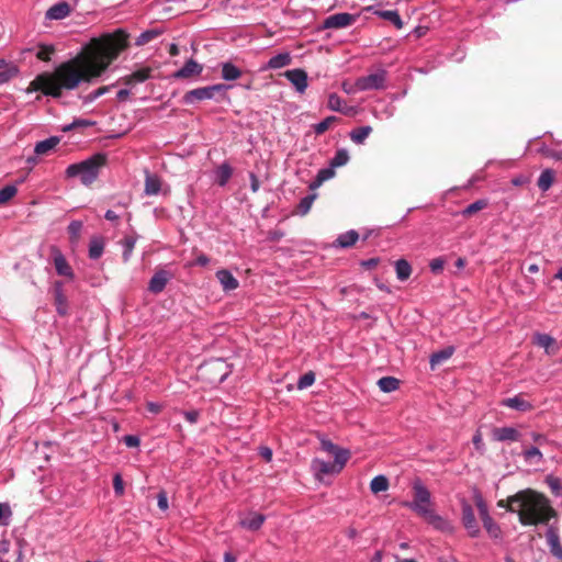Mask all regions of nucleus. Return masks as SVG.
I'll return each mask as SVG.
<instances>
[{"mask_svg":"<svg viewBox=\"0 0 562 562\" xmlns=\"http://www.w3.org/2000/svg\"><path fill=\"white\" fill-rule=\"evenodd\" d=\"M349 161V154L346 149H339L336 151L334 158L331 159V167H341L345 166Z\"/></svg>","mask_w":562,"mask_h":562,"instance_id":"obj_47","label":"nucleus"},{"mask_svg":"<svg viewBox=\"0 0 562 562\" xmlns=\"http://www.w3.org/2000/svg\"><path fill=\"white\" fill-rule=\"evenodd\" d=\"M161 34L160 31L158 30H148V31H145L143 32L136 40L135 44L137 46H142V45H145L147 43H149L150 41H153L154 38L158 37L159 35Z\"/></svg>","mask_w":562,"mask_h":562,"instance_id":"obj_44","label":"nucleus"},{"mask_svg":"<svg viewBox=\"0 0 562 562\" xmlns=\"http://www.w3.org/2000/svg\"><path fill=\"white\" fill-rule=\"evenodd\" d=\"M232 176L233 168L226 161L217 166L213 171L214 182L217 183L220 187L226 186Z\"/></svg>","mask_w":562,"mask_h":562,"instance_id":"obj_20","label":"nucleus"},{"mask_svg":"<svg viewBox=\"0 0 562 562\" xmlns=\"http://www.w3.org/2000/svg\"><path fill=\"white\" fill-rule=\"evenodd\" d=\"M161 181L157 176L147 175L145 179V193L147 195H156L159 193Z\"/></svg>","mask_w":562,"mask_h":562,"instance_id":"obj_35","label":"nucleus"},{"mask_svg":"<svg viewBox=\"0 0 562 562\" xmlns=\"http://www.w3.org/2000/svg\"><path fill=\"white\" fill-rule=\"evenodd\" d=\"M81 229H82V223L80 221H72L68 225V233H69L71 241H77L79 239Z\"/></svg>","mask_w":562,"mask_h":562,"instance_id":"obj_51","label":"nucleus"},{"mask_svg":"<svg viewBox=\"0 0 562 562\" xmlns=\"http://www.w3.org/2000/svg\"><path fill=\"white\" fill-rule=\"evenodd\" d=\"M487 201L486 200H477L473 203H471L470 205H468L463 211H462V215L463 216H471L473 215L474 213L485 209L487 206Z\"/></svg>","mask_w":562,"mask_h":562,"instance_id":"obj_46","label":"nucleus"},{"mask_svg":"<svg viewBox=\"0 0 562 562\" xmlns=\"http://www.w3.org/2000/svg\"><path fill=\"white\" fill-rule=\"evenodd\" d=\"M14 75L13 69H0V85L8 82Z\"/></svg>","mask_w":562,"mask_h":562,"instance_id":"obj_60","label":"nucleus"},{"mask_svg":"<svg viewBox=\"0 0 562 562\" xmlns=\"http://www.w3.org/2000/svg\"><path fill=\"white\" fill-rule=\"evenodd\" d=\"M554 180H555L554 170L548 168V169H544L540 173V176L538 178L537 186L542 192H547L552 187Z\"/></svg>","mask_w":562,"mask_h":562,"instance_id":"obj_28","label":"nucleus"},{"mask_svg":"<svg viewBox=\"0 0 562 562\" xmlns=\"http://www.w3.org/2000/svg\"><path fill=\"white\" fill-rule=\"evenodd\" d=\"M357 20V15L341 12L329 15L323 22V29H344L352 25Z\"/></svg>","mask_w":562,"mask_h":562,"instance_id":"obj_9","label":"nucleus"},{"mask_svg":"<svg viewBox=\"0 0 562 562\" xmlns=\"http://www.w3.org/2000/svg\"><path fill=\"white\" fill-rule=\"evenodd\" d=\"M284 76L295 87L297 92H305L307 88V74L303 69L286 70Z\"/></svg>","mask_w":562,"mask_h":562,"instance_id":"obj_12","label":"nucleus"},{"mask_svg":"<svg viewBox=\"0 0 562 562\" xmlns=\"http://www.w3.org/2000/svg\"><path fill=\"white\" fill-rule=\"evenodd\" d=\"M482 522L491 537L498 538L501 533L499 527L494 522L491 516L482 518Z\"/></svg>","mask_w":562,"mask_h":562,"instance_id":"obj_43","label":"nucleus"},{"mask_svg":"<svg viewBox=\"0 0 562 562\" xmlns=\"http://www.w3.org/2000/svg\"><path fill=\"white\" fill-rule=\"evenodd\" d=\"M315 382V374L313 372H307L303 374L297 381V389L304 390L311 386Z\"/></svg>","mask_w":562,"mask_h":562,"instance_id":"obj_52","label":"nucleus"},{"mask_svg":"<svg viewBox=\"0 0 562 562\" xmlns=\"http://www.w3.org/2000/svg\"><path fill=\"white\" fill-rule=\"evenodd\" d=\"M335 172L331 168L321 169L317 173L315 186H321L324 181H327L334 177Z\"/></svg>","mask_w":562,"mask_h":562,"instance_id":"obj_53","label":"nucleus"},{"mask_svg":"<svg viewBox=\"0 0 562 562\" xmlns=\"http://www.w3.org/2000/svg\"><path fill=\"white\" fill-rule=\"evenodd\" d=\"M423 517L427 522L431 524L435 528L442 530V531H450L451 526L450 524L445 520L441 516L436 514V512L430 507L427 509V513H423L419 515Z\"/></svg>","mask_w":562,"mask_h":562,"instance_id":"obj_21","label":"nucleus"},{"mask_svg":"<svg viewBox=\"0 0 562 562\" xmlns=\"http://www.w3.org/2000/svg\"><path fill=\"white\" fill-rule=\"evenodd\" d=\"M52 252H53V260H54V266H55L56 272L59 276H63V277H66L70 280H72L74 271H72L71 267L69 266V263L67 262L65 256L60 252L59 249H57L55 247L52 249Z\"/></svg>","mask_w":562,"mask_h":562,"instance_id":"obj_10","label":"nucleus"},{"mask_svg":"<svg viewBox=\"0 0 562 562\" xmlns=\"http://www.w3.org/2000/svg\"><path fill=\"white\" fill-rule=\"evenodd\" d=\"M184 417L188 422H190L191 424H194L196 423L198 420V417H199V413L195 412V411H191V412H186L184 413Z\"/></svg>","mask_w":562,"mask_h":562,"instance_id":"obj_62","label":"nucleus"},{"mask_svg":"<svg viewBox=\"0 0 562 562\" xmlns=\"http://www.w3.org/2000/svg\"><path fill=\"white\" fill-rule=\"evenodd\" d=\"M322 451L330 454L333 457H349L350 451L347 449L339 448L334 445L330 440L322 438L321 439Z\"/></svg>","mask_w":562,"mask_h":562,"instance_id":"obj_26","label":"nucleus"},{"mask_svg":"<svg viewBox=\"0 0 562 562\" xmlns=\"http://www.w3.org/2000/svg\"><path fill=\"white\" fill-rule=\"evenodd\" d=\"M54 297H55L57 312L60 315H65L67 313V299L63 293L61 282H56L54 284Z\"/></svg>","mask_w":562,"mask_h":562,"instance_id":"obj_27","label":"nucleus"},{"mask_svg":"<svg viewBox=\"0 0 562 562\" xmlns=\"http://www.w3.org/2000/svg\"><path fill=\"white\" fill-rule=\"evenodd\" d=\"M346 465V459H314L312 470L317 480L339 473Z\"/></svg>","mask_w":562,"mask_h":562,"instance_id":"obj_6","label":"nucleus"},{"mask_svg":"<svg viewBox=\"0 0 562 562\" xmlns=\"http://www.w3.org/2000/svg\"><path fill=\"white\" fill-rule=\"evenodd\" d=\"M491 437L495 441H518L520 434L514 427H495L492 429Z\"/></svg>","mask_w":562,"mask_h":562,"instance_id":"obj_13","label":"nucleus"},{"mask_svg":"<svg viewBox=\"0 0 562 562\" xmlns=\"http://www.w3.org/2000/svg\"><path fill=\"white\" fill-rule=\"evenodd\" d=\"M122 441L125 443V446L127 447H138L139 446V437L137 436H134V435H127V436H124L122 438Z\"/></svg>","mask_w":562,"mask_h":562,"instance_id":"obj_59","label":"nucleus"},{"mask_svg":"<svg viewBox=\"0 0 562 562\" xmlns=\"http://www.w3.org/2000/svg\"><path fill=\"white\" fill-rule=\"evenodd\" d=\"M344 104H345L344 100L338 94H336V93L329 94L328 102H327L328 109H330L331 111L342 112L345 114L351 113L352 109L351 108L345 109Z\"/></svg>","mask_w":562,"mask_h":562,"instance_id":"obj_34","label":"nucleus"},{"mask_svg":"<svg viewBox=\"0 0 562 562\" xmlns=\"http://www.w3.org/2000/svg\"><path fill=\"white\" fill-rule=\"evenodd\" d=\"M527 182H528V179L526 177H524V176H517V177L512 179V183L515 187L524 186Z\"/></svg>","mask_w":562,"mask_h":562,"instance_id":"obj_64","label":"nucleus"},{"mask_svg":"<svg viewBox=\"0 0 562 562\" xmlns=\"http://www.w3.org/2000/svg\"><path fill=\"white\" fill-rule=\"evenodd\" d=\"M110 89H111V86L100 87V88L95 89L94 91H92V92L88 93L87 95H85L82 98V101H83V103H91L94 100H97L98 98H100L101 95H103L106 92H109Z\"/></svg>","mask_w":562,"mask_h":562,"instance_id":"obj_48","label":"nucleus"},{"mask_svg":"<svg viewBox=\"0 0 562 562\" xmlns=\"http://www.w3.org/2000/svg\"><path fill=\"white\" fill-rule=\"evenodd\" d=\"M106 158L102 154L93 155L92 157L80 161L78 164L69 165L66 169L67 178H79L83 186L92 184L99 177L100 169L105 165Z\"/></svg>","mask_w":562,"mask_h":562,"instance_id":"obj_3","label":"nucleus"},{"mask_svg":"<svg viewBox=\"0 0 562 562\" xmlns=\"http://www.w3.org/2000/svg\"><path fill=\"white\" fill-rule=\"evenodd\" d=\"M59 144V138L57 136H52L47 139L41 140L35 145L34 153L38 156L47 155L50 150H53Z\"/></svg>","mask_w":562,"mask_h":562,"instance_id":"obj_29","label":"nucleus"},{"mask_svg":"<svg viewBox=\"0 0 562 562\" xmlns=\"http://www.w3.org/2000/svg\"><path fill=\"white\" fill-rule=\"evenodd\" d=\"M541 153L555 161H562V150H555L550 148H541Z\"/></svg>","mask_w":562,"mask_h":562,"instance_id":"obj_56","label":"nucleus"},{"mask_svg":"<svg viewBox=\"0 0 562 562\" xmlns=\"http://www.w3.org/2000/svg\"><path fill=\"white\" fill-rule=\"evenodd\" d=\"M104 250V239L100 236H94L90 239L89 257L91 259H99Z\"/></svg>","mask_w":562,"mask_h":562,"instance_id":"obj_31","label":"nucleus"},{"mask_svg":"<svg viewBox=\"0 0 562 562\" xmlns=\"http://www.w3.org/2000/svg\"><path fill=\"white\" fill-rule=\"evenodd\" d=\"M135 244H136V238L135 237H125L122 241V245H123V260L124 262H127L132 256V252H133V249L135 247Z\"/></svg>","mask_w":562,"mask_h":562,"instance_id":"obj_45","label":"nucleus"},{"mask_svg":"<svg viewBox=\"0 0 562 562\" xmlns=\"http://www.w3.org/2000/svg\"><path fill=\"white\" fill-rule=\"evenodd\" d=\"M546 482L548 483L549 487L551 488L552 493L555 496L562 495V486L558 477L550 475L546 479Z\"/></svg>","mask_w":562,"mask_h":562,"instance_id":"obj_54","label":"nucleus"},{"mask_svg":"<svg viewBox=\"0 0 562 562\" xmlns=\"http://www.w3.org/2000/svg\"><path fill=\"white\" fill-rule=\"evenodd\" d=\"M241 76V70L232 63L222 64V78L227 81L236 80Z\"/></svg>","mask_w":562,"mask_h":562,"instance_id":"obj_33","label":"nucleus"},{"mask_svg":"<svg viewBox=\"0 0 562 562\" xmlns=\"http://www.w3.org/2000/svg\"><path fill=\"white\" fill-rule=\"evenodd\" d=\"M359 238V235L356 231H349L345 234H341L338 236L336 243L338 246L342 247V248H347V247H351L356 244V241L358 240Z\"/></svg>","mask_w":562,"mask_h":562,"instance_id":"obj_37","label":"nucleus"},{"mask_svg":"<svg viewBox=\"0 0 562 562\" xmlns=\"http://www.w3.org/2000/svg\"><path fill=\"white\" fill-rule=\"evenodd\" d=\"M445 260L442 258H435L430 261L429 268L434 273H439L443 270Z\"/></svg>","mask_w":562,"mask_h":562,"instance_id":"obj_58","label":"nucleus"},{"mask_svg":"<svg viewBox=\"0 0 562 562\" xmlns=\"http://www.w3.org/2000/svg\"><path fill=\"white\" fill-rule=\"evenodd\" d=\"M389 488V480L384 475H378L372 479L370 483V490L373 494L384 492Z\"/></svg>","mask_w":562,"mask_h":562,"instance_id":"obj_40","label":"nucleus"},{"mask_svg":"<svg viewBox=\"0 0 562 562\" xmlns=\"http://www.w3.org/2000/svg\"><path fill=\"white\" fill-rule=\"evenodd\" d=\"M535 344L546 350L548 355H554L558 351L555 339L547 334H536Z\"/></svg>","mask_w":562,"mask_h":562,"instance_id":"obj_25","label":"nucleus"},{"mask_svg":"<svg viewBox=\"0 0 562 562\" xmlns=\"http://www.w3.org/2000/svg\"><path fill=\"white\" fill-rule=\"evenodd\" d=\"M113 487L116 495L124 494V484L121 474L116 473L113 477Z\"/></svg>","mask_w":562,"mask_h":562,"instance_id":"obj_57","label":"nucleus"},{"mask_svg":"<svg viewBox=\"0 0 562 562\" xmlns=\"http://www.w3.org/2000/svg\"><path fill=\"white\" fill-rule=\"evenodd\" d=\"M546 538L550 552L558 559L562 560V546L560 543V537L558 530L554 527L548 528Z\"/></svg>","mask_w":562,"mask_h":562,"instance_id":"obj_18","label":"nucleus"},{"mask_svg":"<svg viewBox=\"0 0 562 562\" xmlns=\"http://www.w3.org/2000/svg\"><path fill=\"white\" fill-rule=\"evenodd\" d=\"M475 504L479 509L481 519L486 516H490L487 506L480 494L475 495Z\"/></svg>","mask_w":562,"mask_h":562,"instance_id":"obj_55","label":"nucleus"},{"mask_svg":"<svg viewBox=\"0 0 562 562\" xmlns=\"http://www.w3.org/2000/svg\"><path fill=\"white\" fill-rule=\"evenodd\" d=\"M374 14H376L378 16H380L384 20L390 21L397 30H401L404 26V23L400 16L398 12L395 10H385V11L375 10Z\"/></svg>","mask_w":562,"mask_h":562,"instance_id":"obj_30","label":"nucleus"},{"mask_svg":"<svg viewBox=\"0 0 562 562\" xmlns=\"http://www.w3.org/2000/svg\"><path fill=\"white\" fill-rule=\"evenodd\" d=\"M216 278L224 291H233L239 286L238 280L226 269L218 270Z\"/></svg>","mask_w":562,"mask_h":562,"instance_id":"obj_22","label":"nucleus"},{"mask_svg":"<svg viewBox=\"0 0 562 562\" xmlns=\"http://www.w3.org/2000/svg\"><path fill=\"white\" fill-rule=\"evenodd\" d=\"M200 373L211 383H222L229 375L231 369L223 359H212L200 368Z\"/></svg>","mask_w":562,"mask_h":562,"instance_id":"obj_5","label":"nucleus"},{"mask_svg":"<svg viewBox=\"0 0 562 562\" xmlns=\"http://www.w3.org/2000/svg\"><path fill=\"white\" fill-rule=\"evenodd\" d=\"M71 12V8L68 2H58L52 5L45 13L47 20H63L67 18Z\"/></svg>","mask_w":562,"mask_h":562,"instance_id":"obj_17","label":"nucleus"},{"mask_svg":"<svg viewBox=\"0 0 562 562\" xmlns=\"http://www.w3.org/2000/svg\"><path fill=\"white\" fill-rule=\"evenodd\" d=\"M462 522L471 537H476L480 532L475 520L473 508L468 503H462Z\"/></svg>","mask_w":562,"mask_h":562,"instance_id":"obj_11","label":"nucleus"},{"mask_svg":"<svg viewBox=\"0 0 562 562\" xmlns=\"http://www.w3.org/2000/svg\"><path fill=\"white\" fill-rule=\"evenodd\" d=\"M372 133V127L369 125L361 126L358 128H355L350 132L349 136L350 139L358 145H361L366 142V139L369 137V135Z\"/></svg>","mask_w":562,"mask_h":562,"instance_id":"obj_32","label":"nucleus"},{"mask_svg":"<svg viewBox=\"0 0 562 562\" xmlns=\"http://www.w3.org/2000/svg\"><path fill=\"white\" fill-rule=\"evenodd\" d=\"M54 53L55 47L53 45L40 44L38 50L36 52V57L40 60L49 61Z\"/></svg>","mask_w":562,"mask_h":562,"instance_id":"obj_41","label":"nucleus"},{"mask_svg":"<svg viewBox=\"0 0 562 562\" xmlns=\"http://www.w3.org/2000/svg\"><path fill=\"white\" fill-rule=\"evenodd\" d=\"M291 61H292V57H291L290 53H288V52L280 53V54L271 57L269 59V61L267 63V65L261 68V70L280 69L285 66H289L291 64Z\"/></svg>","mask_w":562,"mask_h":562,"instance_id":"obj_24","label":"nucleus"},{"mask_svg":"<svg viewBox=\"0 0 562 562\" xmlns=\"http://www.w3.org/2000/svg\"><path fill=\"white\" fill-rule=\"evenodd\" d=\"M501 404L505 407L518 411V412H529L533 409V405L527 401L522 394L515 395L514 397L505 398L501 402Z\"/></svg>","mask_w":562,"mask_h":562,"instance_id":"obj_16","label":"nucleus"},{"mask_svg":"<svg viewBox=\"0 0 562 562\" xmlns=\"http://www.w3.org/2000/svg\"><path fill=\"white\" fill-rule=\"evenodd\" d=\"M18 193V188L14 184H8L0 189V204L9 202Z\"/></svg>","mask_w":562,"mask_h":562,"instance_id":"obj_42","label":"nucleus"},{"mask_svg":"<svg viewBox=\"0 0 562 562\" xmlns=\"http://www.w3.org/2000/svg\"><path fill=\"white\" fill-rule=\"evenodd\" d=\"M266 517L259 513H249L246 517L241 518L239 524L243 528L256 531L261 528Z\"/></svg>","mask_w":562,"mask_h":562,"instance_id":"obj_23","label":"nucleus"},{"mask_svg":"<svg viewBox=\"0 0 562 562\" xmlns=\"http://www.w3.org/2000/svg\"><path fill=\"white\" fill-rule=\"evenodd\" d=\"M170 279L171 274L168 271L160 269L156 271L153 278L150 279L148 290L155 294L160 293L164 291L166 284Z\"/></svg>","mask_w":562,"mask_h":562,"instance_id":"obj_15","label":"nucleus"},{"mask_svg":"<svg viewBox=\"0 0 562 562\" xmlns=\"http://www.w3.org/2000/svg\"><path fill=\"white\" fill-rule=\"evenodd\" d=\"M395 272L398 280L405 281L412 274V267L407 260L398 259L395 262Z\"/></svg>","mask_w":562,"mask_h":562,"instance_id":"obj_36","label":"nucleus"},{"mask_svg":"<svg viewBox=\"0 0 562 562\" xmlns=\"http://www.w3.org/2000/svg\"><path fill=\"white\" fill-rule=\"evenodd\" d=\"M378 385L381 391L390 393L398 389L400 381L393 376H384L378 381Z\"/></svg>","mask_w":562,"mask_h":562,"instance_id":"obj_39","label":"nucleus"},{"mask_svg":"<svg viewBox=\"0 0 562 562\" xmlns=\"http://www.w3.org/2000/svg\"><path fill=\"white\" fill-rule=\"evenodd\" d=\"M412 490L414 499L413 502L404 503V505L414 510L417 515L427 513V509L431 507V496L430 492L419 477L413 480Z\"/></svg>","mask_w":562,"mask_h":562,"instance_id":"obj_4","label":"nucleus"},{"mask_svg":"<svg viewBox=\"0 0 562 562\" xmlns=\"http://www.w3.org/2000/svg\"><path fill=\"white\" fill-rule=\"evenodd\" d=\"M153 71L154 69L151 67L142 66L135 69L132 74L123 77L121 80L127 86H133L136 83L144 82L147 79L151 78Z\"/></svg>","mask_w":562,"mask_h":562,"instance_id":"obj_14","label":"nucleus"},{"mask_svg":"<svg viewBox=\"0 0 562 562\" xmlns=\"http://www.w3.org/2000/svg\"><path fill=\"white\" fill-rule=\"evenodd\" d=\"M315 200V195L312 194V195H307V196H304L299 205H297V212L301 214V215H305L308 213V211L311 210L312 207V204Z\"/></svg>","mask_w":562,"mask_h":562,"instance_id":"obj_49","label":"nucleus"},{"mask_svg":"<svg viewBox=\"0 0 562 562\" xmlns=\"http://www.w3.org/2000/svg\"><path fill=\"white\" fill-rule=\"evenodd\" d=\"M336 121V116H327L325 120L314 125V132L317 135H321L325 133L330 127V125Z\"/></svg>","mask_w":562,"mask_h":562,"instance_id":"obj_50","label":"nucleus"},{"mask_svg":"<svg viewBox=\"0 0 562 562\" xmlns=\"http://www.w3.org/2000/svg\"><path fill=\"white\" fill-rule=\"evenodd\" d=\"M508 510L518 515L524 526L547 525L557 516L550 501L541 493L527 488L508 497Z\"/></svg>","mask_w":562,"mask_h":562,"instance_id":"obj_2","label":"nucleus"},{"mask_svg":"<svg viewBox=\"0 0 562 562\" xmlns=\"http://www.w3.org/2000/svg\"><path fill=\"white\" fill-rule=\"evenodd\" d=\"M386 71L378 70L367 76L360 77L355 82V89L358 91L379 90L385 87Z\"/></svg>","mask_w":562,"mask_h":562,"instance_id":"obj_7","label":"nucleus"},{"mask_svg":"<svg viewBox=\"0 0 562 562\" xmlns=\"http://www.w3.org/2000/svg\"><path fill=\"white\" fill-rule=\"evenodd\" d=\"M158 499V507L161 510H166L168 508V498L167 494L165 492H160L157 496Z\"/></svg>","mask_w":562,"mask_h":562,"instance_id":"obj_61","label":"nucleus"},{"mask_svg":"<svg viewBox=\"0 0 562 562\" xmlns=\"http://www.w3.org/2000/svg\"><path fill=\"white\" fill-rule=\"evenodd\" d=\"M454 349L452 347H448L446 349H442L438 352H435L431 357H430V367L431 369H435L436 366L440 364L441 362L448 360L452 353H453Z\"/></svg>","mask_w":562,"mask_h":562,"instance_id":"obj_38","label":"nucleus"},{"mask_svg":"<svg viewBox=\"0 0 562 562\" xmlns=\"http://www.w3.org/2000/svg\"><path fill=\"white\" fill-rule=\"evenodd\" d=\"M227 87L223 83H217L209 87L196 88L188 91L183 99L186 103H192L194 101L210 100L215 97L216 93L225 92Z\"/></svg>","mask_w":562,"mask_h":562,"instance_id":"obj_8","label":"nucleus"},{"mask_svg":"<svg viewBox=\"0 0 562 562\" xmlns=\"http://www.w3.org/2000/svg\"><path fill=\"white\" fill-rule=\"evenodd\" d=\"M209 262H210V258L207 256L201 254L196 257L194 265L204 267V266L209 265Z\"/></svg>","mask_w":562,"mask_h":562,"instance_id":"obj_63","label":"nucleus"},{"mask_svg":"<svg viewBox=\"0 0 562 562\" xmlns=\"http://www.w3.org/2000/svg\"><path fill=\"white\" fill-rule=\"evenodd\" d=\"M127 34L117 30L92 38L75 57L63 61L53 71L37 75L26 92L41 91L52 98H60L64 91L77 89L81 83H90L100 77L127 46Z\"/></svg>","mask_w":562,"mask_h":562,"instance_id":"obj_1","label":"nucleus"},{"mask_svg":"<svg viewBox=\"0 0 562 562\" xmlns=\"http://www.w3.org/2000/svg\"><path fill=\"white\" fill-rule=\"evenodd\" d=\"M202 70H203V68L200 64H198L193 59H189L181 69H179L178 71H176L173 74V78L184 79V78L199 76L202 72Z\"/></svg>","mask_w":562,"mask_h":562,"instance_id":"obj_19","label":"nucleus"}]
</instances>
